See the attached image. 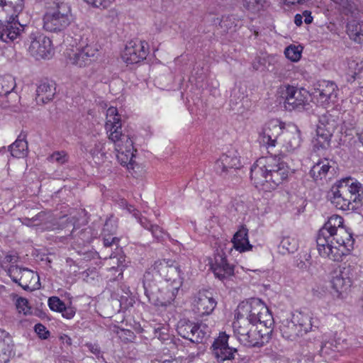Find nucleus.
<instances>
[{
	"mask_svg": "<svg viewBox=\"0 0 363 363\" xmlns=\"http://www.w3.org/2000/svg\"><path fill=\"white\" fill-rule=\"evenodd\" d=\"M116 262L117 264V266L116 267L114 266V265L111 266V267H109V270L110 271L116 270L117 272H119V275H121L122 274V270H123L122 269V266H121L122 262L120 261V259L117 258L116 259Z\"/></svg>",
	"mask_w": 363,
	"mask_h": 363,
	"instance_id": "obj_56",
	"label": "nucleus"
},
{
	"mask_svg": "<svg viewBox=\"0 0 363 363\" xmlns=\"http://www.w3.org/2000/svg\"><path fill=\"white\" fill-rule=\"evenodd\" d=\"M293 316L294 323L302 335L313 330V328H318L316 325L318 321L313 318V314L310 312L296 311L293 313Z\"/></svg>",
	"mask_w": 363,
	"mask_h": 363,
	"instance_id": "obj_26",
	"label": "nucleus"
},
{
	"mask_svg": "<svg viewBox=\"0 0 363 363\" xmlns=\"http://www.w3.org/2000/svg\"><path fill=\"white\" fill-rule=\"evenodd\" d=\"M48 305L52 311L61 312L65 309V304L58 297L52 296L49 298Z\"/></svg>",
	"mask_w": 363,
	"mask_h": 363,
	"instance_id": "obj_44",
	"label": "nucleus"
},
{
	"mask_svg": "<svg viewBox=\"0 0 363 363\" xmlns=\"http://www.w3.org/2000/svg\"><path fill=\"white\" fill-rule=\"evenodd\" d=\"M316 138L313 141L314 149L316 151L328 150L330 145V140L333 134L320 130H316Z\"/></svg>",
	"mask_w": 363,
	"mask_h": 363,
	"instance_id": "obj_37",
	"label": "nucleus"
},
{
	"mask_svg": "<svg viewBox=\"0 0 363 363\" xmlns=\"http://www.w3.org/2000/svg\"><path fill=\"white\" fill-rule=\"evenodd\" d=\"M338 92L337 86L333 82L323 80L318 82L313 95L320 106L326 107L336 102Z\"/></svg>",
	"mask_w": 363,
	"mask_h": 363,
	"instance_id": "obj_12",
	"label": "nucleus"
},
{
	"mask_svg": "<svg viewBox=\"0 0 363 363\" xmlns=\"http://www.w3.org/2000/svg\"><path fill=\"white\" fill-rule=\"evenodd\" d=\"M255 324L242 317L237 312V318L233 323V332L238 341L242 345H251L253 342L246 336L247 333L251 331V328H255Z\"/></svg>",
	"mask_w": 363,
	"mask_h": 363,
	"instance_id": "obj_21",
	"label": "nucleus"
},
{
	"mask_svg": "<svg viewBox=\"0 0 363 363\" xmlns=\"http://www.w3.org/2000/svg\"><path fill=\"white\" fill-rule=\"evenodd\" d=\"M119 239L117 237H113L112 235H104L103 238V243L105 247H109L113 245H115L118 247Z\"/></svg>",
	"mask_w": 363,
	"mask_h": 363,
	"instance_id": "obj_50",
	"label": "nucleus"
},
{
	"mask_svg": "<svg viewBox=\"0 0 363 363\" xmlns=\"http://www.w3.org/2000/svg\"><path fill=\"white\" fill-rule=\"evenodd\" d=\"M287 124L278 118H273L266 123L263 129V142L267 147H274L277 143L278 137L286 130Z\"/></svg>",
	"mask_w": 363,
	"mask_h": 363,
	"instance_id": "obj_17",
	"label": "nucleus"
},
{
	"mask_svg": "<svg viewBox=\"0 0 363 363\" xmlns=\"http://www.w3.org/2000/svg\"><path fill=\"white\" fill-rule=\"evenodd\" d=\"M104 145V143L97 140L94 142L93 145L89 146V152L96 164H103L106 159Z\"/></svg>",
	"mask_w": 363,
	"mask_h": 363,
	"instance_id": "obj_34",
	"label": "nucleus"
},
{
	"mask_svg": "<svg viewBox=\"0 0 363 363\" xmlns=\"http://www.w3.org/2000/svg\"><path fill=\"white\" fill-rule=\"evenodd\" d=\"M272 330L270 328H265L262 329H257L251 328V331L247 333L246 336H249V340L252 342L251 345H244L247 347H262L267 343L272 337Z\"/></svg>",
	"mask_w": 363,
	"mask_h": 363,
	"instance_id": "obj_27",
	"label": "nucleus"
},
{
	"mask_svg": "<svg viewBox=\"0 0 363 363\" xmlns=\"http://www.w3.org/2000/svg\"><path fill=\"white\" fill-rule=\"evenodd\" d=\"M335 8L348 18H357L363 13V3L359 0H332Z\"/></svg>",
	"mask_w": 363,
	"mask_h": 363,
	"instance_id": "obj_20",
	"label": "nucleus"
},
{
	"mask_svg": "<svg viewBox=\"0 0 363 363\" xmlns=\"http://www.w3.org/2000/svg\"><path fill=\"white\" fill-rule=\"evenodd\" d=\"M16 86V82L11 75L0 76V96H7Z\"/></svg>",
	"mask_w": 363,
	"mask_h": 363,
	"instance_id": "obj_39",
	"label": "nucleus"
},
{
	"mask_svg": "<svg viewBox=\"0 0 363 363\" xmlns=\"http://www.w3.org/2000/svg\"><path fill=\"white\" fill-rule=\"evenodd\" d=\"M211 269L215 276L220 280L227 279L234 274V267L228 262L224 253H218L215 255Z\"/></svg>",
	"mask_w": 363,
	"mask_h": 363,
	"instance_id": "obj_22",
	"label": "nucleus"
},
{
	"mask_svg": "<svg viewBox=\"0 0 363 363\" xmlns=\"http://www.w3.org/2000/svg\"><path fill=\"white\" fill-rule=\"evenodd\" d=\"M97 52L98 50L94 45H86L77 49L72 55H69V60L71 64L77 67H86L95 60Z\"/></svg>",
	"mask_w": 363,
	"mask_h": 363,
	"instance_id": "obj_18",
	"label": "nucleus"
},
{
	"mask_svg": "<svg viewBox=\"0 0 363 363\" xmlns=\"http://www.w3.org/2000/svg\"><path fill=\"white\" fill-rule=\"evenodd\" d=\"M234 21L233 16H223L220 22V26L225 30H228L237 26L236 24L234 25Z\"/></svg>",
	"mask_w": 363,
	"mask_h": 363,
	"instance_id": "obj_47",
	"label": "nucleus"
},
{
	"mask_svg": "<svg viewBox=\"0 0 363 363\" xmlns=\"http://www.w3.org/2000/svg\"><path fill=\"white\" fill-rule=\"evenodd\" d=\"M237 311L240 316L245 317L255 325L259 323L260 326L270 328L273 323L269 308L259 298H254L242 301L238 305Z\"/></svg>",
	"mask_w": 363,
	"mask_h": 363,
	"instance_id": "obj_7",
	"label": "nucleus"
},
{
	"mask_svg": "<svg viewBox=\"0 0 363 363\" xmlns=\"http://www.w3.org/2000/svg\"><path fill=\"white\" fill-rule=\"evenodd\" d=\"M49 158L51 162L63 164L67 161V155L64 152H55Z\"/></svg>",
	"mask_w": 363,
	"mask_h": 363,
	"instance_id": "obj_49",
	"label": "nucleus"
},
{
	"mask_svg": "<svg viewBox=\"0 0 363 363\" xmlns=\"http://www.w3.org/2000/svg\"><path fill=\"white\" fill-rule=\"evenodd\" d=\"M301 49L295 45L287 47L284 51L286 57L293 62H297L301 57Z\"/></svg>",
	"mask_w": 363,
	"mask_h": 363,
	"instance_id": "obj_40",
	"label": "nucleus"
},
{
	"mask_svg": "<svg viewBox=\"0 0 363 363\" xmlns=\"http://www.w3.org/2000/svg\"><path fill=\"white\" fill-rule=\"evenodd\" d=\"M298 249L297 240L291 237H284L279 245V252L285 255L286 253H293Z\"/></svg>",
	"mask_w": 363,
	"mask_h": 363,
	"instance_id": "obj_38",
	"label": "nucleus"
},
{
	"mask_svg": "<svg viewBox=\"0 0 363 363\" xmlns=\"http://www.w3.org/2000/svg\"><path fill=\"white\" fill-rule=\"evenodd\" d=\"M5 291V286L0 285V294Z\"/></svg>",
	"mask_w": 363,
	"mask_h": 363,
	"instance_id": "obj_61",
	"label": "nucleus"
},
{
	"mask_svg": "<svg viewBox=\"0 0 363 363\" xmlns=\"http://www.w3.org/2000/svg\"><path fill=\"white\" fill-rule=\"evenodd\" d=\"M43 21L45 30L51 33L64 31L73 21L70 6L64 1H54V6L46 11Z\"/></svg>",
	"mask_w": 363,
	"mask_h": 363,
	"instance_id": "obj_6",
	"label": "nucleus"
},
{
	"mask_svg": "<svg viewBox=\"0 0 363 363\" xmlns=\"http://www.w3.org/2000/svg\"><path fill=\"white\" fill-rule=\"evenodd\" d=\"M347 32L350 38L354 42L362 43L363 41V21H351L348 22Z\"/></svg>",
	"mask_w": 363,
	"mask_h": 363,
	"instance_id": "obj_35",
	"label": "nucleus"
},
{
	"mask_svg": "<svg viewBox=\"0 0 363 363\" xmlns=\"http://www.w3.org/2000/svg\"><path fill=\"white\" fill-rule=\"evenodd\" d=\"M349 68L352 71V77L354 79H362V76L360 72L363 69L362 62H358L356 60H352L349 62Z\"/></svg>",
	"mask_w": 363,
	"mask_h": 363,
	"instance_id": "obj_43",
	"label": "nucleus"
},
{
	"mask_svg": "<svg viewBox=\"0 0 363 363\" xmlns=\"http://www.w3.org/2000/svg\"><path fill=\"white\" fill-rule=\"evenodd\" d=\"M216 305L217 302L211 292L199 291L194 297L192 310L199 316L208 315L213 311Z\"/></svg>",
	"mask_w": 363,
	"mask_h": 363,
	"instance_id": "obj_15",
	"label": "nucleus"
},
{
	"mask_svg": "<svg viewBox=\"0 0 363 363\" xmlns=\"http://www.w3.org/2000/svg\"><path fill=\"white\" fill-rule=\"evenodd\" d=\"M337 125V117L333 116L329 112H325L319 117L317 130H323L325 133L333 134Z\"/></svg>",
	"mask_w": 363,
	"mask_h": 363,
	"instance_id": "obj_31",
	"label": "nucleus"
},
{
	"mask_svg": "<svg viewBox=\"0 0 363 363\" xmlns=\"http://www.w3.org/2000/svg\"><path fill=\"white\" fill-rule=\"evenodd\" d=\"M89 350L94 354H98L100 352L98 347L92 345L91 344L87 345Z\"/></svg>",
	"mask_w": 363,
	"mask_h": 363,
	"instance_id": "obj_60",
	"label": "nucleus"
},
{
	"mask_svg": "<svg viewBox=\"0 0 363 363\" xmlns=\"http://www.w3.org/2000/svg\"><path fill=\"white\" fill-rule=\"evenodd\" d=\"M105 129L108 139L113 143L116 159L118 162L133 169L134 150L133 142L129 134L121 130V118L115 107H110L106 111Z\"/></svg>",
	"mask_w": 363,
	"mask_h": 363,
	"instance_id": "obj_3",
	"label": "nucleus"
},
{
	"mask_svg": "<svg viewBox=\"0 0 363 363\" xmlns=\"http://www.w3.org/2000/svg\"><path fill=\"white\" fill-rule=\"evenodd\" d=\"M264 2L265 0H244V6L252 12H256L262 7Z\"/></svg>",
	"mask_w": 363,
	"mask_h": 363,
	"instance_id": "obj_45",
	"label": "nucleus"
},
{
	"mask_svg": "<svg viewBox=\"0 0 363 363\" xmlns=\"http://www.w3.org/2000/svg\"><path fill=\"white\" fill-rule=\"evenodd\" d=\"M309 265V263L308 262V259H306V261H303L302 259H298L296 261V266L298 268L301 269H306L308 268Z\"/></svg>",
	"mask_w": 363,
	"mask_h": 363,
	"instance_id": "obj_57",
	"label": "nucleus"
},
{
	"mask_svg": "<svg viewBox=\"0 0 363 363\" xmlns=\"http://www.w3.org/2000/svg\"><path fill=\"white\" fill-rule=\"evenodd\" d=\"M303 16L301 14H296L294 17V23L296 26H300L303 23Z\"/></svg>",
	"mask_w": 363,
	"mask_h": 363,
	"instance_id": "obj_59",
	"label": "nucleus"
},
{
	"mask_svg": "<svg viewBox=\"0 0 363 363\" xmlns=\"http://www.w3.org/2000/svg\"><path fill=\"white\" fill-rule=\"evenodd\" d=\"M35 331L42 339L48 338L50 333L47 330L46 328L42 324H36L35 326Z\"/></svg>",
	"mask_w": 363,
	"mask_h": 363,
	"instance_id": "obj_51",
	"label": "nucleus"
},
{
	"mask_svg": "<svg viewBox=\"0 0 363 363\" xmlns=\"http://www.w3.org/2000/svg\"><path fill=\"white\" fill-rule=\"evenodd\" d=\"M24 268H20L16 265H11L8 269V274L11 278L13 281L19 285L21 281V276L23 274Z\"/></svg>",
	"mask_w": 363,
	"mask_h": 363,
	"instance_id": "obj_41",
	"label": "nucleus"
},
{
	"mask_svg": "<svg viewBox=\"0 0 363 363\" xmlns=\"http://www.w3.org/2000/svg\"><path fill=\"white\" fill-rule=\"evenodd\" d=\"M301 132L298 127L289 123L282 136V147L288 152H293L301 145Z\"/></svg>",
	"mask_w": 363,
	"mask_h": 363,
	"instance_id": "obj_19",
	"label": "nucleus"
},
{
	"mask_svg": "<svg viewBox=\"0 0 363 363\" xmlns=\"http://www.w3.org/2000/svg\"><path fill=\"white\" fill-rule=\"evenodd\" d=\"M30 43L28 47L30 54L37 60L49 58L52 52L51 40L38 33H31L29 37Z\"/></svg>",
	"mask_w": 363,
	"mask_h": 363,
	"instance_id": "obj_11",
	"label": "nucleus"
},
{
	"mask_svg": "<svg viewBox=\"0 0 363 363\" xmlns=\"http://www.w3.org/2000/svg\"><path fill=\"white\" fill-rule=\"evenodd\" d=\"M88 4L96 8H106L113 0H84Z\"/></svg>",
	"mask_w": 363,
	"mask_h": 363,
	"instance_id": "obj_48",
	"label": "nucleus"
},
{
	"mask_svg": "<svg viewBox=\"0 0 363 363\" xmlns=\"http://www.w3.org/2000/svg\"><path fill=\"white\" fill-rule=\"evenodd\" d=\"M152 236L158 241L162 242L167 235V233L157 225H154L153 227L150 228Z\"/></svg>",
	"mask_w": 363,
	"mask_h": 363,
	"instance_id": "obj_46",
	"label": "nucleus"
},
{
	"mask_svg": "<svg viewBox=\"0 0 363 363\" xmlns=\"http://www.w3.org/2000/svg\"><path fill=\"white\" fill-rule=\"evenodd\" d=\"M361 303H362V308H363V297H362V299H361Z\"/></svg>",
	"mask_w": 363,
	"mask_h": 363,
	"instance_id": "obj_64",
	"label": "nucleus"
},
{
	"mask_svg": "<svg viewBox=\"0 0 363 363\" xmlns=\"http://www.w3.org/2000/svg\"><path fill=\"white\" fill-rule=\"evenodd\" d=\"M178 334L194 343H200L210 336L211 330L205 323H195L187 319H181L177 327Z\"/></svg>",
	"mask_w": 363,
	"mask_h": 363,
	"instance_id": "obj_8",
	"label": "nucleus"
},
{
	"mask_svg": "<svg viewBox=\"0 0 363 363\" xmlns=\"http://www.w3.org/2000/svg\"><path fill=\"white\" fill-rule=\"evenodd\" d=\"M240 167V158L235 152L223 154L215 164L216 172L225 178L234 175Z\"/></svg>",
	"mask_w": 363,
	"mask_h": 363,
	"instance_id": "obj_14",
	"label": "nucleus"
},
{
	"mask_svg": "<svg viewBox=\"0 0 363 363\" xmlns=\"http://www.w3.org/2000/svg\"><path fill=\"white\" fill-rule=\"evenodd\" d=\"M110 259L112 261L113 264L115 263V257H112V255L110 256Z\"/></svg>",
	"mask_w": 363,
	"mask_h": 363,
	"instance_id": "obj_62",
	"label": "nucleus"
},
{
	"mask_svg": "<svg viewBox=\"0 0 363 363\" xmlns=\"http://www.w3.org/2000/svg\"><path fill=\"white\" fill-rule=\"evenodd\" d=\"M279 330L283 337L289 340H296L303 336L294 323L293 315L291 319H284L281 322Z\"/></svg>",
	"mask_w": 363,
	"mask_h": 363,
	"instance_id": "obj_29",
	"label": "nucleus"
},
{
	"mask_svg": "<svg viewBox=\"0 0 363 363\" xmlns=\"http://www.w3.org/2000/svg\"><path fill=\"white\" fill-rule=\"evenodd\" d=\"M147 43L140 40L130 41L122 54L123 60L127 64H135L146 58Z\"/></svg>",
	"mask_w": 363,
	"mask_h": 363,
	"instance_id": "obj_13",
	"label": "nucleus"
},
{
	"mask_svg": "<svg viewBox=\"0 0 363 363\" xmlns=\"http://www.w3.org/2000/svg\"><path fill=\"white\" fill-rule=\"evenodd\" d=\"M248 230L245 226H241L235 233L233 238V247L240 252L251 250L252 245L248 240Z\"/></svg>",
	"mask_w": 363,
	"mask_h": 363,
	"instance_id": "obj_30",
	"label": "nucleus"
},
{
	"mask_svg": "<svg viewBox=\"0 0 363 363\" xmlns=\"http://www.w3.org/2000/svg\"><path fill=\"white\" fill-rule=\"evenodd\" d=\"M284 106L287 110L303 111L307 109L308 104V93L304 89L288 85L284 93Z\"/></svg>",
	"mask_w": 363,
	"mask_h": 363,
	"instance_id": "obj_10",
	"label": "nucleus"
},
{
	"mask_svg": "<svg viewBox=\"0 0 363 363\" xmlns=\"http://www.w3.org/2000/svg\"><path fill=\"white\" fill-rule=\"evenodd\" d=\"M127 208H128V211L131 212V208H132V206H130V207H128V206H127Z\"/></svg>",
	"mask_w": 363,
	"mask_h": 363,
	"instance_id": "obj_63",
	"label": "nucleus"
},
{
	"mask_svg": "<svg viewBox=\"0 0 363 363\" xmlns=\"http://www.w3.org/2000/svg\"><path fill=\"white\" fill-rule=\"evenodd\" d=\"M145 294L156 306H167L174 300L182 285L179 266L170 259L157 260L145 273Z\"/></svg>",
	"mask_w": 363,
	"mask_h": 363,
	"instance_id": "obj_1",
	"label": "nucleus"
},
{
	"mask_svg": "<svg viewBox=\"0 0 363 363\" xmlns=\"http://www.w3.org/2000/svg\"><path fill=\"white\" fill-rule=\"evenodd\" d=\"M62 316L67 319L72 318L75 315V310L72 307H66L61 311Z\"/></svg>",
	"mask_w": 363,
	"mask_h": 363,
	"instance_id": "obj_53",
	"label": "nucleus"
},
{
	"mask_svg": "<svg viewBox=\"0 0 363 363\" xmlns=\"http://www.w3.org/2000/svg\"><path fill=\"white\" fill-rule=\"evenodd\" d=\"M139 222L140 225L145 229L150 230V228L154 226L149 220L145 217H140Z\"/></svg>",
	"mask_w": 363,
	"mask_h": 363,
	"instance_id": "obj_54",
	"label": "nucleus"
},
{
	"mask_svg": "<svg viewBox=\"0 0 363 363\" xmlns=\"http://www.w3.org/2000/svg\"><path fill=\"white\" fill-rule=\"evenodd\" d=\"M21 281L19 282V286L24 290L32 291L36 289L35 285L39 284V277L37 274L33 271L27 268H24L23 274L21 276Z\"/></svg>",
	"mask_w": 363,
	"mask_h": 363,
	"instance_id": "obj_32",
	"label": "nucleus"
},
{
	"mask_svg": "<svg viewBox=\"0 0 363 363\" xmlns=\"http://www.w3.org/2000/svg\"><path fill=\"white\" fill-rule=\"evenodd\" d=\"M353 274V267L350 264L333 272L330 283L334 296L342 298L347 292L352 283Z\"/></svg>",
	"mask_w": 363,
	"mask_h": 363,
	"instance_id": "obj_9",
	"label": "nucleus"
},
{
	"mask_svg": "<svg viewBox=\"0 0 363 363\" xmlns=\"http://www.w3.org/2000/svg\"><path fill=\"white\" fill-rule=\"evenodd\" d=\"M229 335L225 333L220 334L211 346L212 352L218 362L234 359L237 350L228 345Z\"/></svg>",
	"mask_w": 363,
	"mask_h": 363,
	"instance_id": "obj_16",
	"label": "nucleus"
},
{
	"mask_svg": "<svg viewBox=\"0 0 363 363\" xmlns=\"http://www.w3.org/2000/svg\"><path fill=\"white\" fill-rule=\"evenodd\" d=\"M303 18H304V22L306 24H310L313 21V17L311 16V12L309 11H304L302 13Z\"/></svg>",
	"mask_w": 363,
	"mask_h": 363,
	"instance_id": "obj_55",
	"label": "nucleus"
},
{
	"mask_svg": "<svg viewBox=\"0 0 363 363\" xmlns=\"http://www.w3.org/2000/svg\"><path fill=\"white\" fill-rule=\"evenodd\" d=\"M24 8V0H0V40L6 43L20 39L24 25L18 18Z\"/></svg>",
	"mask_w": 363,
	"mask_h": 363,
	"instance_id": "obj_5",
	"label": "nucleus"
},
{
	"mask_svg": "<svg viewBox=\"0 0 363 363\" xmlns=\"http://www.w3.org/2000/svg\"><path fill=\"white\" fill-rule=\"evenodd\" d=\"M333 344L331 342H325L322 345L320 354L323 357L329 356L332 354L333 350L331 349Z\"/></svg>",
	"mask_w": 363,
	"mask_h": 363,
	"instance_id": "obj_52",
	"label": "nucleus"
},
{
	"mask_svg": "<svg viewBox=\"0 0 363 363\" xmlns=\"http://www.w3.org/2000/svg\"><path fill=\"white\" fill-rule=\"evenodd\" d=\"M347 194L346 188H340L337 184V186L333 187L331 203L336 208L342 211L354 210L357 206L352 203Z\"/></svg>",
	"mask_w": 363,
	"mask_h": 363,
	"instance_id": "obj_24",
	"label": "nucleus"
},
{
	"mask_svg": "<svg viewBox=\"0 0 363 363\" xmlns=\"http://www.w3.org/2000/svg\"><path fill=\"white\" fill-rule=\"evenodd\" d=\"M18 261V257L16 255H7L5 257V262L7 263H14Z\"/></svg>",
	"mask_w": 363,
	"mask_h": 363,
	"instance_id": "obj_58",
	"label": "nucleus"
},
{
	"mask_svg": "<svg viewBox=\"0 0 363 363\" xmlns=\"http://www.w3.org/2000/svg\"><path fill=\"white\" fill-rule=\"evenodd\" d=\"M15 355L14 344L10 334L0 329V363H8Z\"/></svg>",
	"mask_w": 363,
	"mask_h": 363,
	"instance_id": "obj_25",
	"label": "nucleus"
},
{
	"mask_svg": "<svg viewBox=\"0 0 363 363\" xmlns=\"http://www.w3.org/2000/svg\"><path fill=\"white\" fill-rule=\"evenodd\" d=\"M21 135L18 136L16 140L9 147V150L13 157L22 158L28 154V143L25 136L21 138Z\"/></svg>",
	"mask_w": 363,
	"mask_h": 363,
	"instance_id": "obj_33",
	"label": "nucleus"
},
{
	"mask_svg": "<svg viewBox=\"0 0 363 363\" xmlns=\"http://www.w3.org/2000/svg\"><path fill=\"white\" fill-rule=\"evenodd\" d=\"M16 306L20 313L27 315L30 313V308L28 306V301L25 298H18L16 302Z\"/></svg>",
	"mask_w": 363,
	"mask_h": 363,
	"instance_id": "obj_42",
	"label": "nucleus"
},
{
	"mask_svg": "<svg viewBox=\"0 0 363 363\" xmlns=\"http://www.w3.org/2000/svg\"><path fill=\"white\" fill-rule=\"evenodd\" d=\"M331 166L327 159L315 163L310 171L311 176L315 179H322L325 177Z\"/></svg>",
	"mask_w": 363,
	"mask_h": 363,
	"instance_id": "obj_36",
	"label": "nucleus"
},
{
	"mask_svg": "<svg viewBox=\"0 0 363 363\" xmlns=\"http://www.w3.org/2000/svg\"><path fill=\"white\" fill-rule=\"evenodd\" d=\"M289 174V166L274 155L259 158L251 167L250 177L257 187L267 190L275 189Z\"/></svg>",
	"mask_w": 363,
	"mask_h": 363,
	"instance_id": "obj_4",
	"label": "nucleus"
},
{
	"mask_svg": "<svg viewBox=\"0 0 363 363\" xmlns=\"http://www.w3.org/2000/svg\"><path fill=\"white\" fill-rule=\"evenodd\" d=\"M55 94V86L52 82H41L36 89L37 104H44L50 101Z\"/></svg>",
	"mask_w": 363,
	"mask_h": 363,
	"instance_id": "obj_28",
	"label": "nucleus"
},
{
	"mask_svg": "<svg viewBox=\"0 0 363 363\" xmlns=\"http://www.w3.org/2000/svg\"><path fill=\"white\" fill-rule=\"evenodd\" d=\"M316 242L322 257L340 262L353 249L354 239L352 233L344 227L343 218L333 215L320 229Z\"/></svg>",
	"mask_w": 363,
	"mask_h": 363,
	"instance_id": "obj_2",
	"label": "nucleus"
},
{
	"mask_svg": "<svg viewBox=\"0 0 363 363\" xmlns=\"http://www.w3.org/2000/svg\"><path fill=\"white\" fill-rule=\"evenodd\" d=\"M338 185L340 188L347 189V196L353 204L363 203V189L360 183L347 177L340 181Z\"/></svg>",
	"mask_w": 363,
	"mask_h": 363,
	"instance_id": "obj_23",
	"label": "nucleus"
}]
</instances>
